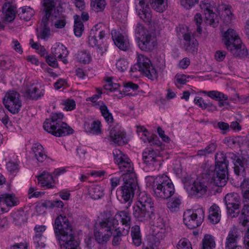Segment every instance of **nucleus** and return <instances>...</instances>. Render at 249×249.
Listing matches in <instances>:
<instances>
[{
    "label": "nucleus",
    "mask_w": 249,
    "mask_h": 249,
    "mask_svg": "<svg viewBox=\"0 0 249 249\" xmlns=\"http://www.w3.org/2000/svg\"><path fill=\"white\" fill-rule=\"evenodd\" d=\"M106 217L97 224L94 229V236L96 240L99 244L107 242L112 234V230L115 228H119L118 219L122 224L126 228L123 231L128 233L131 225V217L130 213L122 211L118 212L114 217L111 216L110 212L104 213Z\"/></svg>",
    "instance_id": "f257e3e1"
},
{
    "label": "nucleus",
    "mask_w": 249,
    "mask_h": 249,
    "mask_svg": "<svg viewBox=\"0 0 249 249\" xmlns=\"http://www.w3.org/2000/svg\"><path fill=\"white\" fill-rule=\"evenodd\" d=\"M54 232L59 236L60 246L66 249H80L79 242L75 239L71 225L68 218L61 215L55 220Z\"/></svg>",
    "instance_id": "f03ea898"
},
{
    "label": "nucleus",
    "mask_w": 249,
    "mask_h": 249,
    "mask_svg": "<svg viewBox=\"0 0 249 249\" xmlns=\"http://www.w3.org/2000/svg\"><path fill=\"white\" fill-rule=\"evenodd\" d=\"M147 186L155 197L165 199L170 198L175 193L174 186L168 177L162 175L155 178L150 177Z\"/></svg>",
    "instance_id": "7ed1b4c3"
},
{
    "label": "nucleus",
    "mask_w": 249,
    "mask_h": 249,
    "mask_svg": "<svg viewBox=\"0 0 249 249\" xmlns=\"http://www.w3.org/2000/svg\"><path fill=\"white\" fill-rule=\"evenodd\" d=\"M154 202L152 198L145 193H141L138 201L133 206L134 216L139 221H148L154 216Z\"/></svg>",
    "instance_id": "20e7f679"
},
{
    "label": "nucleus",
    "mask_w": 249,
    "mask_h": 249,
    "mask_svg": "<svg viewBox=\"0 0 249 249\" xmlns=\"http://www.w3.org/2000/svg\"><path fill=\"white\" fill-rule=\"evenodd\" d=\"M64 115L61 113L53 114L46 119L43 124L45 130L56 137H63L72 134L73 130L66 123L62 122Z\"/></svg>",
    "instance_id": "39448f33"
},
{
    "label": "nucleus",
    "mask_w": 249,
    "mask_h": 249,
    "mask_svg": "<svg viewBox=\"0 0 249 249\" xmlns=\"http://www.w3.org/2000/svg\"><path fill=\"white\" fill-rule=\"evenodd\" d=\"M222 41L226 49L235 57L245 58L249 52L236 32H222Z\"/></svg>",
    "instance_id": "423d86ee"
},
{
    "label": "nucleus",
    "mask_w": 249,
    "mask_h": 249,
    "mask_svg": "<svg viewBox=\"0 0 249 249\" xmlns=\"http://www.w3.org/2000/svg\"><path fill=\"white\" fill-rule=\"evenodd\" d=\"M223 157V152L217 153L215 156V171L216 176L213 177V181L214 184L218 187L224 186L228 178L227 176L229 161L225 160Z\"/></svg>",
    "instance_id": "0eeeda50"
},
{
    "label": "nucleus",
    "mask_w": 249,
    "mask_h": 249,
    "mask_svg": "<svg viewBox=\"0 0 249 249\" xmlns=\"http://www.w3.org/2000/svg\"><path fill=\"white\" fill-rule=\"evenodd\" d=\"M135 36L142 51L151 52L157 47L156 32H136Z\"/></svg>",
    "instance_id": "6e6552de"
},
{
    "label": "nucleus",
    "mask_w": 249,
    "mask_h": 249,
    "mask_svg": "<svg viewBox=\"0 0 249 249\" xmlns=\"http://www.w3.org/2000/svg\"><path fill=\"white\" fill-rule=\"evenodd\" d=\"M139 1L138 4L136 5V10L140 18L153 26L155 30H162L161 21L158 19L152 22L151 11L149 5L145 4L144 0Z\"/></svg>",
    "instance_id": "1a4fd4ad"
},
{
    "label": "nucleus",
    "mask_w": 249,
    "mask_h": 249,
    "mask_svg": "<svg viewBox=\"0 0 249 249\" xmlns=\"http://www.w3.org/2000/svg\"><path fill=\"white\" fill-rule=\"evenodd\" d=\"M204 218V211L202 208L188 210L184 213L183 222L188 228L192 229L200 226Z\"/></svg>",
    "instance_id": "9d476101"
},
{
    "label": "nucleus",
    "mask_w": 249,
    "mask_h": 249,
    "mask_svg": "<svg viewBox=\"0 0 249 249\" xmlns=\"http://www.w3.org/2000/svg\"><path fill=\"white\" fill-rule=\"evenodd\" d=\"M142 160L151 170H159L163 162L160 152L153 148H146L144 150L142 153Z\"/></svg>",
    "instance_id": "9b49d317"
},
{
    "label": "nucleus",
    "mask_w": 249,
    "mask_h": 249,
    "mask_svg": "<svg viewBox=\"0 0 249 249\" xmlns=\"http://www.w3.org/2000/svg\"><path fill=\"white\" fill-rule=\"evenodd\" d=\"M200 7L205 16V23L213 27L218 23V18L214 11L216 9L215 3L213 0H203Z\"/></svg>",
    "instance_id": "f8f14e48"
},
{
    "label": "nucleus",
    "mask_w": 249,
    "mask_h": 249,
    "mask_svg": "<svg viewBox=\"0 0 249 249\" xmlns=\"http://www.w3.org/2000/svg\"><path fill=\"white\" fill-rule=\"evenodd\" d=\"M243 197L246 202L249 200V178H245L241 184ZM239 222L243 226H249V203L245 204L239 216Z\"/></svg>",
    "instance_id": "ddd939ff"
},
{
    "label": "nucleus",
    "mask_w": 249,
    "mask_h": 249,
    "mask_svg": "<svg viewBox=\"0 0 249 249\" xmlns=\"http://www.w3.org/2000/svg\"><path fill=\"white\" fill-rule=\"evenodd\" d=\"M43 4L45 17L42 18L40 23L41 31H50V18L53 16L57 17L55 14L53 15V12L55 13V7L60 4L59 0H44Z\"/></svg>",
    "instance_id": "4468645a"
},
{
    "label": "nucleus",
    "mask_w": 249,
    "mask_h": 249,
    "mask_svg": "<svg viewBox=\"0 0 249 249\" xmlns=\"http://www.w3.org/2000/svg\"><path fill=\"white\" fill-rule=\"evenodd\" d=\"M3 104L5 107L12 113H18L22 105L19 93L15 90H10L7 92L3 98Z\"/></svg>",
    "instance_id": "2eb2a0df"
},
{
    "label": "nucleus",
    "mask_w": 249,
    "mask_h": 249,
    "mask_svg": "<svg viewBox=\"0 0 249 249\" xmlns=\"http://www.w3.org/2000/svg\"><path fill=\"white\" fill-rule=\"evenodd\" d=\"M137 63L139 71L142 72L149 79L154 80L158 77V72L147 57L143 54H138Z\"/></svg>",
    "instance_id": "dca6fc26"
},
{
    "label": "nucleus",
    "mask_w": 249,
    "mask_h": 249,
    "mask_svg": "<svg viewBox=\"0 0 249 249\" xmlns=\"http://www.w3.org/2000/svg\"><path fill=\"white\" fill-rule=\"evenodd\" d=\"M114 161L117 164L121 172L125 173H134V168L131 160L128 157L118 149H115L113 151Z\"/></svg>",
    "instance_id": "f3484780"
},
{
    "label": "nucleus",
    "mask_w": 249,
    "mask_h": 249,
    "mask_svg": "<svg viewBox=\"0 0 249 249\" xmlns=\"http://www.w3.org/2000/svg\"><path fill=\"white\" fill-rule=\"evenodd\" d=\"M223 159L225 160L229 161L230 159L233 162L234 167V171L235 173L239 176L245 171L246 166L247 165L248 160L243 157H238L232 152H228L226 154L223 153Z\"/></svg>",
    "instance_id": "a211bd4d"
},
{
    "label": "nucleus",
    "mask_w": 249,
    "mask_h": 249,
    "mask_svg": "<svg viewBox=\"0 0 249 249\" xmlns=\"http://www.w3.org/2000/svg\"><path fill=\"white\" fill-rule=\"evenodd\" d=\"M224 201L227 206L229 214L231 218L237 217L239 213H235L234 210L239 208L240 198L237 193L228 194L225 196Z\"/></svg>",
    "instance_id": "6ab92c4d"
},
{
    "label": "nucleus",
    "mask_w": 249,
    "mask_h": 249,
    "mask_svg": "<svg viewBox=\"0 0 249 249\" xmlns=\"http://www.w3.org/2000/svg\"><path fill=\"white\" fill-rule=\"evenodd\" d=\"M184 48L188 53H197L198 43L192 32H182Z\"/></svg>",
    "instance_id": "aec40b11"
},
{
    "label": "nucleus",
    "mask_w": 249,
    "mask_h": 249,
    "mask_svg": "<svg viewBox=\"0 0 249 249\" xmlns=\"http://www.w3.org/2000/svg\"><path fill=\"white\" fill-rule=\"evenodd\" d=\"M109 137L110 140L118 145H123L127 142L125 133L118 126L111 128L109 133Z\"/></svg>",
    "instance_id": "412c9836"
},
{
    "label": "nucleus",
    "mask_w": 249,
    "mask_h": 249,
    "mask_svg": "<svg viewBox=\"0 0 249 249\" xmlns=\"http://www.w3.org/2000/svg\"><path fill=\"white\" fill-rule=\"evenodd\" d=\"M208 182L204 179L197 178L191 185L190 193L197 197L206 194L208 189Z\"/></svg>",
    "instance_id": "4be33fe9"
},
{
    "label": "nucleus",
    "mask_w": 249,
    "mask_h": 249,
    "mask_svg": "<svg viewBox=\"0 0 249 249\" xmlns=\"http://www.w3.org/2000/svg\"><path fill=\"white\" fill-rule=\"evenodd\" d=\"M112 37L115 45L120 50L126 51L129 47L127 36L121 32H113Z\"/></svg>",
    "instance_id": "5701e85b"
},
{
    "label": "nucleus",
    "mask_w": 249,
    "mask_h": 249,
    "mask_svg": "<svg viewBox=\"0 0 249 249\" xmlns=\"http://www.w3.org/2000/svg\"><path fill=\"white\" fill-rule=\"evenodd\" d=\"M134 192L131 189L120 186L117 190V196L118 200L122 203H128L129 206L132 201Z\"/></svg>",
    "instance_id": "b1692460"
},
{
    "label": "nucleus",
    "mask_w": 249,
    "mask_h": 249,
    "mask_svg": "<svg viewBox=\"0 0 249 249\" xmlns=\"http://www.w3.org/2000/svg\"><path fill=\"white\" fill-rule=\"evenodd\" d=\"M237 229L234 227L231 228L229 232L225 243L226 249H239L241 247L237 245Z\"/></svg>",
    "instance_id": "393cba45"
},
{
    "label": "nucleus",
    "mask_w": 249,
    "mask_h": 249,
    "mask_svg": "<svg viewBox=\"0 0 249 249\" xmlns=\"http://www.w3.org/2000/svg\"><path fill=\"white\" fill-rule=\"evenodd\" d=\"M53 54L61 60L64 64L68 63V60L66 57L68 55V51L67 48L62 44L56 43L52 48Z\"/></svg>",
    "instance_id": "a878e982"
},
{
    "label": "nucleus",
    "mask_w": 249,
    "mask_h": 249,
    "mask_svg": "<svg viewBox=\"0 0 249 249\" xmlns=\"http://www.w3.org/2000/svg\"><path fill=\"white\" fill-rule=\"evenodd\" d=\"M123 183L121 186L135 191L137 186V180L134 173H124L122 175Z\"/></svg>",
    "instance_id": "bb28decb"
},
{
    "label": "nucleus",
    "mask_w": 249,
    "mask_h": 249,
    "mask_svg": "<svg viewBox=\"0 0 249 249\" xmlns=\"http://www.w3.org/2000/svg\"><path fill=\"white\" fill-rule=\"evenodd\" d=\"M37 180L42 187H46L48 189L54 187V185L52 184V183H54L53 177L48 172L43 171L38 176Z\"/></svg>",
    "instance_id": "cd10ccee"
},
{
    "label": "nucleus",
    "mask_w": 249,
    "mask_h": 249,
    "mask_svg": "<svg viewBox=\"0 0 249 249\" xmlns=\"http://www.w3.org/2000/svg\"><path fill=\"white\" fill-rule=\"evenodd\" d=\"M0 200L7 207L11 208L18 204L19 201L17 197L13 194L5 193L0 195Z\"/></svg>",
    "instance_id": "c85d7f7f"
},
{
    "label": "nucleus",
    "mask_w": 249,
    "mask_h": 249,
    "mask_svg": "<svg viewBox=\"0 0 249 249\" xmlns=\"http://www.w3.org/2000/svg\"><path fill=\"white\" fill-rule=\"evenodd\" d=\"M161 232L157 234H152L148 239L146 245L144 244L142 249H155L160 244V240L162 239Z\"/></svg>",
    "instance_id": "c756f323"
},
{
    "label": "nucleus",
    "mask_w": 249,
    "mask_h": 249,
    "mask_svg": "<svg viewBox=\"0 0 249 249\" xmlns=\"http://www.w3.org/2000/svg\"><path fill=\"white\" fill-rule=\"evenodd\" d=\"M44 94V90L43 89L39 90L34 84L29 88L25 92V96L28 99L35 100H36L43 96Z\"/></svg>",
    "instance_id": "7c9ffc66"
},
{
    "label": "nucleus",
    "mask_w": 249,
    "mask_h": 249,
    "mask_svg": "<svg viewBox=\"0 0 249 249\" xmlns=\"http://www.w3.org/2000/svg\"><path fill=\"white\" fill-rule=\"evenodd\" d=\"M4 18L8 21H12L16 16L15 7L10 2L5 3L2 7Z\"/></svg>",
    "instance_id": "2f4dec72"
},
{
    "label": "nucleus",
    "mask_w": 249,
    "mask_h": 249,
    "mask_svg": "<svg viewBox=\"0 0 249 249\" xmlns=\"http://www.w3.org/2000/svg\"><path fill=\"white\" fill-rule=\"evenodd\" d=\"M221 218V214L219 207L216 205H212L209 210V219L213 224L218 223Z\"/></svg>",
    "instance_id": "473e14b6"
},
{
    "label": "nucleus",
    "mask_w": 249,
    "mask_h": 249,
    "mask_svg": "<svg viewBox=\"0 0 249 249\" xmlns=\"http://www.w3.org/2000/svg\"><path fill=\"white\" fill-rule=\"evenodd\" d=\"M104 189L102 187L98 185H94L90 186L89 189V195L93 199H99L104 196Z\"/></svg>",
    "instance_id": "72a5a7b5"
},
{
    "label": "nucleus",
    "mask_w": 249,
    "mask_h": 249,
    "mask_svg": "<svg viewBox=\"0 0 249 249\" xmlns=\"http://www.w3.org/2000/svg\"><path fill=\"white\" fill-rule=\"evenodd\" d=\"M101 123L99 120L94 121L91 124L88 122L84 124V129L87 133L99 134L101 132Z\"/></svg>",
    "instance_id": "f704fd0d"
},
{
    "label": "nucleus",
    "mask_w": 249,
    "mask_h": 249,
    "mask_svg": "<svg viewBox=\"0 0 249 249\" xmlns=\"http://www.w3.org/2000/svg\"><path fill=\"white\" fill-rule=\"evenodd\" d=\"M34 156L38 161L42 162L46 159L47 155L44 151L43 146L39 143H35L32 146Z\"/></svg>",
    "instance_id": "c9c22d12"
},
{
    "label": "nucleus",
    "mask_w": 249,
    "mask_h": 249,
    "mask_svg": "<svg viewBox=\"0 0 249 249\" xmlns=\"http://www.w3.org/2000/svg\"><path fill=\"white\" fill-rule=\"evenodd\" d=\"M131 235L134 245L136 247L140 246L142 244V235L139 226L135 225L132 227Z\"/></svg>",
    "instance_id": "e433bc0d"
},
{
    "label": "nucleus",
    "mask_w": 249,
    "mask_h": 249,
    "mask_svg": "<svg viewBox=\"0 0 249 249\" xmlns=\"http://www.w3.org/2000/svg\"><path fill=\"white\" fill-rule=\"evenodd\" d=\"M201 93L208 96L211 99L215 101L228 100V96L223 93L217 90L205 91L202 90Z\"/></svg>",
    "instance_id": "4c0bfd02"
},
{
    "label": "nucleus",
    "mask_w": 249,
    "mask_h": 249,
    "mask_svg": "<svg viewBox=\"0 0 249 249\" xmlns=\"http://www.w3.org/2000/svg\"><path fill=\"white\" fill-rule=\"evenodd\" d=\"M99 109L106 121L108 124H111L113 122V118L112 114L109 112L107 107L103 103L99 102Z\"/></svg>",
    "instance_id": "58836bf2"
},
{
    "label": "nucleus",
    "mask_w": 249,
    "mask_h": 249,
    "mask_svg": "<svg viewBox=\"0 0 249 249\" xmlns=\"http://www.w3.org/2000/svg\"><path fill=\"white\" fill-rule=\"evenodd\" d=\"M103 32H90L89 36V44L92 47H96L99 44V40L104 37Z\"/></svg>",
    "instance_id": "ea45409f"
},
{
    "label": "nucleus",
    "mask_w": 249,
    "mask_h": 249,
    "mask_svg": "<svg viewBox=\"0 0 249 249\" xmlns=\"http://www.w3.org/2000/svg\"><path fill=\"white\" fill-rule=\"evenodd\" d=\"M152 8L157 12L161 13L167 7V0H150Z\"/></svg>",
    "instance_id": "a19ab883"
},
{
    "label": "nucleus",
    "mask_w": 249,
    "mask_h": 249,
    "mask_svg": "<svg viewBox=\"0 0 249 249\" xmlns=\"http://www.w3.org/2000/svg\"><path fill=\"white\" fill-rule=\"evenodd\" d=\"M35 13L34 10L30 7L25 6L21 8V11L18 16L21 19L29 21L33 17Z\"/></svg>",
    "instance_id": "79ce46f5"
},
{
    "label": "nucleus",
    "mask_w": 249,
    "mask_h": 249,
    "mask_svg": "<svg viewBox=\"0 0 249 249\" xmlns=\"http://www.w3.org/2000/svg\"><path fill=\"white\" fill-rule=\"evenodd\" d=\"M128 233H125L123 230L121 231L120 228H115L112 230L113 238L112 240V245L113 246H118L120 244L122 241L121 237Z\"/></svg>",
    "instance_id": "37998d69"
},
{
    "label": "nucleus",
    "mask_w": 249,
    "mask_h": 249,
    "mask_svg": "<svg viewBox=\"0 0 249 249\" xmlns=\"http://www.w3.org/2000/svg\"><path fill=\"white\" fill-rule=\"evenodd\" d=\"M215 246L213 237L210 235H205L202 240V249H213Z\"/></svg>",
    "instance_id": "c03bdc74"
},
{
    "label": "nucleus",
    "mask_w": 249,
    "mask_h": 249,
    "mask_svg": "<svg viewBox=\"0 0 249 249\" xmlns=\"http://www.w3.org/2000/svg\"><path fill=\"white\" fill-rule=\"evenodd\" d=\"M181 204V200L179 198L175 197L171 199L167 203V208L172 212H177Z\"/></svg>",
    "instance_id": "a18cd8bd"
},
{
    "label": "nucleus",
    "mask_w": 249,
    "mask_h": 249,
    "mask_svg": "<svg viewBox=\"0 0 249 249\" xmlns=\"http://www.w3.org/2000/svg\"><path fill=\"white\" fill-rule=\"evenodd\" d=\"M91 6L97 12H102L106 5V0H91Z\"/></svg>",
    "instance_id": "49530a36"
},
{
    "label": "nucleus",
    "mask_w": 249,
    "mask_h": 249,
    "mask_svg": "<svg viewBox=\"0 0 249 249\" xmlns=\"http://www.w3.org/2000/svg\"><path fill=\"white\" fill-rule=\"evenodd\" d=\"M76 59L80 63L88 64L91 61V58L89 53L86 51H82L78 53Z\"/></svg>",
    "instance_id": "de8ad7c7"
},
{
    "label": "nucleus",
    "mask_w": 249,
    "mask_h": 249,
    "mask_svg": "<svg viewBox=\"0 0 249 249\" xmlns=\"http://www.w3.org/2000/svg\"><path fill=\"white\" fill-rule=\"evenodd\" d=\"M106 81L107 84L104 85V88L106 90L112 91L118 89L120 87L119 84L114 83L112 81V78L111 77H107Z\"/></svg>",
    "instance_id": "09e8293b"
},
{
    "label": "nucleus",
    "mask_w": 249,
    "mask_h": 249,
    "mask_svg": "<svg viewBox=\"0 0 249 249\" xmlns=\"http://www.w3.org/2000/svg\"><path fill=\"white\" fill-rule=\"evenodd\" d=\"M154 224L158 229L157 230L155 229L154 230V232L153 234H155V233L157 234L158 233V232H162L161 235H162V237H163L162 234L163 233V231L165 227V222L163 220V218L161 217H158L156 220V221L155 222Z\"/></svg>",
    "instance_id": "8fccbe9b"
},
{
    "label": "nucleus",
    "mask_w": 249,
    "mask_h": 249,
    "mask_svg": "<svg viewBox=\"0 0 249 249\" xmlns=\"http://www.w3.org/2000/svg\"><path fill=\"white\" fill-rule=\"evenodd\" d=\"M231 9V7L227 5H224L222 7V9L223 10L222 15L224 16V20L227 23L230 22L233 17Z\"/></svg>",
    "instance_id": "3c124183"
},
{
    "label": "nucleus",
    "mask_w": 249,
    "mask_h": 249,
    "mask_svg": "<svg viewBox=\"0 0 249 249\" xmlns=\"http://www.w3.org/2000/svg\"><path fill=\"white\" fill-rule=\"evenodd\" d=\"M34 244L36 248H43L45 246L44 239L41 233H36L33 237Z\"/></svg>",
    "instance_id": "603ef678"
},
{
    "label": "nucleus",
    "mask_w": 249,
    "mask_h": 249,
    "mask_svg": "<svg viewBox=\"0 0 249 249\" xmlns=\"http://www.w3.org/2000/svg\"><path fill=\"white\" fill-rule=\"evenodd\" d=\"M74 31H83L84 30V26L80 17L78 15H75L74 16Z\"/></svg>",
    "instance_id": "864d4df0"
},
{
    "label": "nucleus",
    "mask_w": 249,
    "mask_h": 249,
    "mask_svg": "<svg viewBox=\"0 0 249 249\" xmlns=\"http://www.w3.org/2000/svg\"><path fill=\"white\" fill-rule=\"evenodd\" d=\"M178 249H192L190 242L186 238H183L179 240L177 246Z\"/></svg>",
    "instance_id": "5fc2aeb1"
},
{
    "label": "nucleus",
    "mask_w": 249,
    "mask_h": 249,
    "mask_svg": "<svg viewBox=\"0 0 249 249\" xmlns=\"http://www.w3.org/2000/svg\"><path fill=\"white\" fill-rule=\"evenodd\" d=\"M201 109H207L208 111L212 112L217 111V107L209 100L204 101L203 106H201Z\"/></svg>",
    "instance_id": "6e6d98bb"
},
{
    "label": "nucleus",
    "mask_w": 249,
    "mask_h": 249,
    "mask_svg": "<svg viewBox=\"0 0 249 249\" xmlns=\"http://www.w3.org/2000/svg\"><path fill=\"white\" fill-rule=\"evenodd\" d=\"M128 64V62L125 59H120L117 61L116 66L119 71L123 72L127 69Z\"/></svg>",
    "instance_id": "4d7b16f0"
},
{
    "label": "nucleus",
    "mask_w": 249,
    "mask_h": 249,
    "mask_svg": "<svg viewBox=\"0 0 249 249\" xmlns=\"http://www.w3.org/2000/svg\"><path fill=\"white\" fill-rule=\"evenodd\" d=\"M56 57L53 55H49L46 57V61L48 64L53 68L58 67V63L56 60Z\"/></svg>",
    "instance_id": "13d9d810"
},
{
    "label": "nucleus",
    "mask_w": 249,
    "mask_h": 249,
    "mask_svg": "<svg viewBox=\"0 0 249 249\" xmlns=\"http://www.w3.org/2000/svg\"><path fill=\"white\" fill-rule=\"evenodd\" d=\"M199 0H181V5L185 8L189 9L198 2Z\"/></svg>",
    "instance_id": "bf43d9fd"
},
{
    "label": "nucleus",
    "mask_w": 249,
    "mask_h": 249,
    "mask_svg": "<svg viewBox=\"0 0 249 249\" xmlns=\"http://www.w3.org/2000/svg\"><path fill=\"white\" fill-rule=\"evenodd\" d=\"M190 76H187L185 74H177L175 76L176 81L175 82V84L177 86V84H185L187 82V78H189Z\"/></svg>",
    "instance_id": "052dcab7"
},
{
    "label": "nucleus",
    "mask_w": 249,
    "mask_h": 249,
    "mask_svg": "<svg viewBox=\"0 0 249 249\" xmlns=\"http://www.w3.org/2000/svg\"><path fill=\"white\" fill-rule=\"evenodd\" d=\"M6 167L7 170L12 174L16 173L18 171V165L12 161L8 162Z\"/></svg>",
    "instance_id": "680f3d73"
},
{
    "label": "nucleus",
    "mask_w": 249,
    "mask_h": 249,
    "mask_svg": "<svg viewBox=\"0 0 249 249\" xmlns=\"http://www.w3.org/2000/svg\"><path fill=\"white\" fill-rule=\"evenodd\" d=\"M64 109L66 111H71L75 108V103L73 100H68L64 102Z\"/></svg>",
    "instance_id": "e2e57ef3"
},
{
    "label": "nucleus",
    "mask_w": 249,
    "mask_h": 249,
    "mask_svg": "<svg viewBox=\"0 0 249 249\" xmlns=\"http://www.w3.org/2000/svg\"><path fill=\"white\" fill-rule=\"evenodd\" d=\"M110 180L111 184V190L112 191L120 184L121 180H122V176L120 177H112Z\"/></svg>",
    "instance_id": "0e129e2a"
},
{
    "label": "nucleus",
    "mask_w": 249,
    "mask_h": 249,
    "mask_svg": "<svg viewBox=\"0 0 249 249\" xmlns=\"http://www.w3.org/2000/svg\"><path fill=\"white\" fill-rule=\"evenodd\" d=\"M227 55V52L225 51H217L214 55L216 61L221 62L223 61Z\"/></svg>",
    "instance_id": "69168bd1"
},
{
    "label": "nucleus",
    "mask_w": 249,
    "mask_h": 249,
    "mask_svg": "<svg viewBox=\"0 0 249 249\" xmlns=\"http://www.w3.org/2000/svg\"><path fill=\"white\" fill-rule=\"evenodd\" d=\"M194 21L197 26L196 31H201L202 28L200 25L202 22V18L200 14L197 13L194 17Z\"/></svg>",
    "instance_id": "338daca9"
},
{
    "label": "nucleus",
    "mask_w": 249,
    "mask_h": 249,
    "mask_svg": "<svg viewBox=\"0 0 249 249\" xmlns=\"http://www.w3.org/2000/svg\"><path fill=\"white\" fill-rule=\"evenodd\" d=\"M10 66L9 59L7 56H0V67L8 68Z\"/></svg>",
    "instance_id": "774afa93"
}]
</instances>
